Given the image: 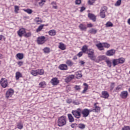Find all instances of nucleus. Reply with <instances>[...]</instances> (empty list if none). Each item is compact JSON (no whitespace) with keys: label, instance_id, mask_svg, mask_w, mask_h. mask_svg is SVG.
<instances>
[{"label":"nucleus","instance_id":"1","mask_svg":"<svg viewBox=\"0 0 130 130\" xmlns=\"http://www.w3.org/2000/svg\"><path fill=\"white\" fill-rule=\"evenodd\" d=\"M58 126H63L67 124V117L62 116L60 117L58 119Z\"/></svg>","mask_w":130,"mask_h":130},{"label":"nucleus","instance_id":"2","mask_svg":"<svg viewBox=\"0 0 130 130\" xmlns=\"http://www.w3.org/2000/svg\"><path fill=\"white\" fill-rule=\"evenodd\" d=\"M81 112H82V110L80 108L77 109L76 110H73L72 113L73 115L75 117V118H81Z\"/></svg>","mask_w":130,"mask_h":130},{"label":"nucleus","instance_id":"3","mask_svg":"<svg viewBox=\"0 0 130 130\" xmlns=\"http://www.w3.org/2000/svg\"><path fill=\"white\" fill-rule=\"evenodd\" d=\"M0 84L3 88H7L8 87V80L6 78H2Z\"/></svg>","mask_w":130,"mask_h":130},{"label":"nucleus","instance_id":"4","mask_svg":"<svg viewBox=\"0 0 130 130\" xmlns=\"http://www.w3.org/2000/svg\"><path fill=\"white\" fill-rule=\"evenodd\" d=\"M107 59V57L105 55H100L97 57V59H95V62H100V61H102V60H106Z\"/></svg>","mask_w":130,"mask_h":130},{"label":"nucleus","instance_id":"5","mask_svg":"<svg viewBox=\"0 0 130 130\" xmlns=\"http://www.w3.org/2000/svg\"><path fill=\"white\" fill-rule=\"evenodd\" d=\"M14 94V89L11 88L8 90L6 93V98H10Z\"/></svg>","mask_w":130,"mask_h":130},{"label":"nucleus","instance_id":"6","mask_svg":"<svg viewBox=\"0 0 130 130\" xmlns=\"http://www.w3.org/2000/svg\"><path fill=\"white\" fill-rule=\"evenodd\" d=\"M106 7H104L102 8L100 11V16L101 18H102L103 19L105 18V13H106Z\"/></svg>","mask_w":130,"mask_h":130},{"label":"nucleus","instance_id":"7","mask_svg":"<svg viewBox=\"0 0 130 130\" xmlns=\"http://www.w3.org/2000/svg\"><path fill=\"white\" fill-rule=\"evenodd\" d=\"M37 41L39 44H43L45 42V37L41 36L38 37Z\"/></svg>","mask_w":130,"mask_h":130},{"label":"nucleus","instance_id":"8","mask_svg":"<svg viewBox=\"0 0 130 130\" xmlns=\"http://www.w3.org/2000/svg\"><path fill=\"white\" fill-rule=\"evenodd\" d=\"M115 54V50L114 49H111L109 50H108L106 52V55H107V56H113Z\"/></svg>","mask_w":130,"mask_h":130},{"label":"nucleus","instance_id":"9","mask_svg":"<svg viewBox=\"0 0 130 130\" xmlns=\"http://www.w3.org/2000/svg\"><path fill=\"white\" fill-rule=\"evenodd\" d=\"M25 33H26V30H25V28H20L17 31L18 35L19 36V37H22V36H24Z\"/></svg>","mask_w":130,"mask_h":130},{"label":"nucleus","instance_id":"10","mask_svg":"<svg viewBox=\"0 0 130 130\" xmlns=\"http://www.w3.org/2000/svg\"><path fill=\"white\" fill-rule=\"evenodd\" d=\"M81 113L83 116V117H87L89 116V109H84L81 111Z\"/></svg>","mask_w":130,"mask_h":130},{"label":"nucleus","instance_id":"11","mask_svg":"<svg viewBox=\"0 0 130 130\" xmlns=\"http://www.w3.org/2000/svg\"><path fill=\"white\" fill-rule=\"evenodd\" d=\"M109 97V93L106 91H103L102 92V98H104L105 99H108Z\"/></svg>","mask_w":130,"mask_h":130},{"label":"nucleus","instance_id":"12","mask_svg":"<svg viewBox=\"0 0 130 130\" xmlns=\"http://www.w3.org/2000/svg\"><path fill=\"white\" fill-rule=\"evenodd\" d=\"M59 69L61 71H67L68 70V65L66 64H61L59 65Z\"/></svg>","mask_w":130,"mask_h":130},{"label":"nucleus","instance_id":"13","mask_svg":"<svg viewBox=\"0 0 130 130\" xmlns=\"http://www.w3.org/2000/svg\"><path fill=\"white\" fill-rule=\"evenodd\" d=\"M51 83L52 84V85H56L59 83V81H58V79L56 78H54L51 79Z\"/></svg>","mask_w":130,"mask_h":130},{"label":"nucleus","instance_id":"14","mask_svg":"<svg viewBox=\"0 0 130 130\" xmlns=\"http://www.w3.org/2000/svg\"><path fill=\"white\" fill-rule=\"evenodd\" d=\"M88 18L92 20L93 22H96V16L94 14L89 13L88 15Z\"/></svg>","mask_w":130,"mask_h":130},{"label":"nucleus","instance_id":"15","mask_svg":"<svg viewBox=\"0 0 130 130\" xmlns=\"http://www.w3.org/2000/svg\"><path fill=\"white\" fill-rule=\"evenodd\" d=\"M127 95H128V93H127V91H122L120 94V96L121 98H123V99H125L126 97H127Z\"/></svg>","mask_w":130,"mask_h":130},{"label":"nucleus","instance_id":"16","mask_svg":"<svg viewBox=\"0 0 130 130\" xmlns=\"http://www.w3.org/2000/svg\"><path fill=\"white\" fill-rule=\"evenodd\" d=\"M75 78V76L74 75H69L68 77H67L66 81L67 83L69 82H71L73 79Z\"/></svg>","mask_w":130,"mask_h":130},{"label":"nucleus","instance_id":"17","mask_svg":"<svg viewBox=\"0 0 130 130\" xmlns=\"http://www.w3.org/2000/svg\"><path fill=\"white\" fill-rule=\"evenodd\" d=\"M23 75L20 72H17L15 74V78L16 80H19L20 78H22Z\"/></svg>","mask_w":130,"mask_h":130},{"label":"nucleus","instance_id":"18","mask_svg":"<svg viewBox=\"0 0 130 130\" xmlns=\"http://www.w3.org/2000/svg\"><path fill=\"white\" fill-rule=\"evenodd\" d=\"M79 28L81 31H86L87 30V26L83 24H80L79 25Z\"/></svg>","mask_w":130,"mask_h":130},{"label":"nucleus","instance_id":"19","mask_svg":"<svg viewBox=\"0 0 130 130\" xmlns=\"http://www.w3.org/2000/svg\"><path fill=\"white\" fill-rule=\"evenodd\" d=\"M68 117L69 118V120L70 122H74L75 121V119H74V117H73V115L71 114H68Z\"/></svg>","mask_w":130,"mask_h":130},{"label":"nucleus","instance_id":"20","mask_svg":"<svg viewBox=\"0 0 130 130\" xmlns=\"http://www.w3.org/2000/svg\"><path fill=\"white\" fill-rule=\"evenodd\" d=\"M112 63L113 67H115L116 66H117V64H119L118 59H114L112 60Z\"/></svg>","mask_w":130,"mask_h":130},{"label":"nucleus","instance_id":"21","mask_svg":"<svg viewBox=\"0 0 130 130\" xmlns=\"http://www.w3.org/2000/svg\"><path fill=\"white\" fill-rule=\"evenodd\" d=\"M88 56L89 58L91 59V60H96V57L93 54H88Z\"/></svg>","mask_w":130,"mask_h":130},{"label":"nucleus","instance_id":"22","mask_svg":"<svg viewBox=\"0 0 130 130\" xmlns=\"http://www.w3.org/2000/svg\"><path fill=\"white\" fill-rule=\"evenodd\" d=\"M59 45L58 46L59 48L61 50H64L66 49V45L62 43H59Z\"/></svg>","mask_w":130,"mask_h":130},{"label":"nucleus","instance_id":"23","mask_svg":"<svg viewBox=\"0 0 130 130\" xmlns=\"http://www.w3.org/2000/svg\"><path fill=\"white\" fill-rule=\"evenodd\" d=\"M49 35L50 36H55L56 34V31L54 29L51 30L48 32Z\"/></svg>","mask_w":130,"mask_h":130},{"label":"nucleus","instance_id":"24","mask_svg":"<svg viewBox=\"0 0 130 130\" xmlns=\"http://www.w3.org/2000/svg\"><path fill=\"white\" fill-rule=\"evenodd\" d=\"M96 47L99 49V50H104V48L102 44L100 43L96 45Z\"/></svg>","mask_w":130,"mask_h":130},{"label":"nucleus","instance_id":"25","mask_svg":"<svg viewBox=\"0 0 130 130\" xmlns=\"http://www.w3.org/2000/svg\"><path fill=\"white\" fill-rule=\"evenodd\" d=\"M16 57H18L19 59H23L24 58V54L18 53L16 55Z\"/></svg>","mask_w":130,"mask_h":130},{"label":"nucleus","instance_id":"26","mask_svg":"<svg viewBox=\"0 0 130 130\" xmlns=\"http://www.w3.org/2000/svg\"><path fill=\"white\" fill-rule=\"evenodd\" d=\"M82 52H84V53H86L87 51H88L89 50L88 49V46L84 45L82 48Z\"/></svg>","mask_w":130,"mask_h":130},{"label":"nucleus","instance_id":"27","mask_svg":"<svg viewBox=\"0 0 130 130\" xmlns=\"http://www.w3.org/2000/svg\"><path fill=\"white\" fill-rule=\"evenodd\" d=\"M66 64L68 67H73V66H74V62H73L71 60H67L66 61Z\"/></svg>","mask_w":130,"mask_h":130},{"label":"nucleus","instance_id":"28","mask_svg":"<svg viewBox=\"0 0 130 130\" xmlns=\"http://www.w3.org/2000/svg\"><path fill=\"white\" fill-rule=\"evenodd\" d=\"M35 21L37 24H41V23H42V20H41V18H40L39 17H36L35 19Z\"/></svg>","mask_w":130,"mask_h":130},{"label":"nucleus","instance_id":"29","mask_svg":"<svg viewBox=\"0 0 130 130\" xmlns=\"http://www.w3.org/2000/svg\"><path fill=\"white\" fill-rule=\"evenodd\" d=\"M105 62H106L107 66L109 68H111L112 63L111 62V61L108 59H106Z\"/></svg>","mask_w":130,"mask_h":130},{"label":"nucleus","instance_id":"30","mask_svg":"<svg viewBox=\"0 0 130 130\" xmlns=\"http://www.w3.org/2000/svg\"><path fill=\"white\" fill-rule=\"evenodd\" d=\"M40 88H44L46 86V82L45 81H43L39 83V84Z\"/></svg>","mask_w":130,"mask_h":130},{"label":"nucleus","instance_id":"31","mask_svg":"<svg viewBox=\"0 0 130 130\" xmlns=\"http://www.w3.org/2000/svg\"><path fill=\"white\" fill-rule=\"evenodd\" d=\"M97 29L94 28H91L89 31V33H90L91 34H96L97 33Z\"/></svg>","mask_w":130,"mask_h":130},{"label":"nucleus","instance_id":"32","mask_svg":"<svg viewBox=\"0 0 130 130\" xmlns=\"http://www.w3.org/2000/svg\"><path fill=\"white\" fill-rule=\"evenodd\" d=\"M43 27H44V24H41V25H40L37 29L36 32H40V31H41V30L43 29Z\"/></svg>","mask_w":130,"mask_h":130},{"label":"nucleus","instance_id":"33","mask_svg":"<svg viewBox=\"0 0 130 130\" xmlns=\"http://www.w3.org/2000/svg\"><path fill=\"white\" fill-rule=\"evenodd\" d=\"M101 108L100 107L95 106L94 108H93L94 112H100V110Z\"/></svg>","mask_w":130,"mask_h":130},{"label":"nucleus","instance_id":"34","mask_svg":"<svg viewBox=\"0 0 130 130\" xmlns=\"http://www.w3.org/2000/svg\"><path fill=\"white\" fill-rule=\"evenodd\" d=\"M38 75H43L44 74V70L43 69H39L37 70Z\"/></svg>","mask_w":130,"mask_h":130},{"label":"nucleus","instance_id":"35","mask_svg":"<svg viewBox=\"0 0 130 130\" xmlns=\"http://www.w3.org/2000/svg\"><path fill=\"white\" fill-rule=\"evenodd\" d=\"M75 75L76 76V79H80L82 77V73H80L79 72H76Z\"/></svg>","mask_w":130,"mask_h":130},{"label":"nucleus","instance_id":"36","mask_svg":"<svg viewBox=\"0 0 130 130\" xmlns=\"http://www.w3.org/2000/svg\"><path fill=\"white\" fill-rule=\"evenodd\" d=\"M32 35V34L31 32H25V34L24 35V37H26V38H28V37H31V36Z\"/></svg>","mask_w":130,"mask_h":130},{"label":"nucleus","instance_id":"37","mask_svg":"<svg viewBox=\"0 0 130 130\" xmlns=\"http://www.w3.org/2000/svg\"><path fill=\"white\" fill-rule=\"evenodd\" d=\"M14 12L15 13H16V14H18V12H19V10H20V7H19V6H14Z\"/></svg>","mask_w":130,"mask_h":130},{"label":"nucleus","instance_id":"38","mask_svg":"<svg viewBox=\"0 0 130 130\" xmlns=\"http://www.w3.org/2000/svg\"><path fill=\"white\" fill-rule=\"evenodd\" d=\"M17 126V128L19 129H22V128H23V124L21 122L18 123Z\"/></svg>","mask_w":130,"mask_h":130},{"label":"nucleus","instance_id":"39","mask_svg":"<svg viewBox=\"0 0 130 130\" xmlns=\"http://www.w3.org/2000/svg\"><path fill=\"white\" fill-rule=\"evenodd\" d=\"M118 60L119 63H123L125 60V59L122 57L118 58Z\"/></svg>","mask_w":130,"mask_h":130},{"label":"nucleus","instance_id":"40","mask_svg":"<svg viewBox=\"0 0 130 130\" xmlns=\"http://www.w3.org/2000/svg\"><path fill=\"white\" fill-rule=\"evenodd\" d=\"M30 73L32 75V76H37V75H38L37 70H32L30 72Z\"/></svg>","mask_w":130,"mask_h":130},{"label":"nucleus","instance_id":"41","mask_svg":"<svg viewBox=\"0 0 130 130\" xmlns=\"http://www.w3.org/2000/svg\"><path fill=\"white\" fill-rule=\"evenodd\" d=\"M103 45L104 47H105L106 48H109V47H110V45L107 43H103Z\"/></svg>","mask_w":130,"mask_h":130},{"label":"nucleus","instance_id":"42","mask_svg":"<svg viewBox=\"0 0 130 130\" xmlns=\"http://www.w3.org/2000/svg\"><path fill=\"white\" fill-rule=\"evenodd\" d=\"M106 27H112L113 26V24L111 23V22L108 21L106 24Z\"/></svg>","mask_w":130,"mask_h":130},{"label":"nucleus","instance_id":"43","mask_svg":"<svg viewBox=\"0 0 130 130\" xmlns=\"http://www.w3.org/2000/svg\"><path fill=\"white\" fill-rule=\"evenodd\" d=\"M78 127L81 129H84V128L85 127V125L84 124L80 123L78 125Z\"/></svg>","mask_w":130,"mask_h":130},{"label":"nucleus","instance_id":"44","mask_svg":"<svg viewBox=\"0 0 130 130\" xmlns=\"http://www.w3.org/2000/svg\"><path fill=\"white\" fill-rule=\"evenodd\" d=\"M43 51L45 53H49V52H50V50L48 48H45L43 49Z\"/></svg>","mask_w":130,"mask_h":130},{"label":"nucleus","instance_id":"45","mask_svg":"<svg viewBox=\"0 0 130 130\" xmlns=\"http://www.w3.org/2000/svg\"><path fill=\"white\" fill-rule=\"evenodd\" d=\"M120 5H121V0H118L115 4V6L116 7H119V6H120Z\"/></svg>","mask_w":130,"mask_h":130},{"label":"nucleus","instance_id":"46","mask_svg":"<svg viewBox=\"0 0 130 130\" xmlns=\"http://www.w3.org/2000/svg\"><path fill=\"white\" fill-rule=\"evenodd\" d=\"M23 11H24V12H26V13H27V14H32V10L31 9H24Z\"/></svg>","mask_w":130,"mask_h":130},{"label":"nucleus","instance_id":"47","mask_svg":"<svg viewBox=\"0 0 130 130\" xmlns=\"http://www.w3.org/2000/svg\"><path fill=\"white\" fill-rule=\"evenodd\" d=\"M121 130H130V126H124L123 127H122Z\"/></svg>","mask_w":130,"mask_h":130},{"label":"nucleus","instance_id":"48","mask_svg":"<svg viewBox=\"0 0 130 130\" xmlns=\"http://www.w3.org/2000/svg\"><path fill=\"white\" fill-rule=\"evenodd\" d=\"M45 2H46V0H41V1L39 3V5L41 7H42V6L44 5V3H45Z\"/></svg>","mask_w":130,"mask_h":130},{"label":"nucleus","instance_id":"49","mask_svg":"<svg viewBox=\"0 0 130 130\" xmlns=\"http://www.w3.org/2000/svg\"><path fill=\"white\" fill-rule=\"evenodd\" d=\"M87 53H88V54H94V50H93V49L88 50V51H87Z\"/></svg>","mask_w":130,"mask_h":130},{"label":"nucleus","instance_id":"50","mask_svg":"<svg viewBox=\"0 0 130 130\" xmlns=\"http://www.w3.org/2000/svg\"><path fill=\"white\" fill-rule=\"evenodd\" d=\"M73 103L74 105H79V104H80V102L78 100H75L73 101Z\"/></svg>","mask_w":130,"mask_h":130},{"label":"nucleus","instance_id":"51","mask_svg":"<svg viewBox=\"0 0 130 130\" xmlns=\"http://www.w3.org/2000/svg\"><path fill=\"white\" fill-rule=\"evenodd\" d=\"M74 88L77 91H78V90H81V86L80 85H75Z\"/></svg>","mask_w":130,"mask_h":130},{"label":"nucleus","instance_id":"52","mask_svg":"<svg viewBox=\"0 0 130 130\" xmlns=\"http://www.w3.org/2000/svg\"><path fill=\"white\" fill-rule=\"evenodd\" d=\"M81 3H82L81 0H76L75 1L76 5H81Z\"/></svg>","mask_w":130,"mask_h":130},{"label":"nucleus","instance_id":"53","mask_svg":"<svg viewBox=\"0 0 130 130\" xmlns=\"http://www.w3.org/2000/svg\"><path fill=\"white\" fill-rule=\"evenodd\" d=\"M95 0H89L88 1V4L89 5H93L94 3H95Z\"/></svg>","mask_w":130,"mask_h":130},{"label":"nucleus","instance_id":"54","mask_svg":"<svg viewBox=\"0 0 130 130\" xmlns=\"http://www.w3.org/2000/svg\"><path fill=\"white\" fill-rule=\"evenodd\" d=\"M114 88V83H112L110 86V90L112 91Z\"/></svg>","mask_w":130,"mask_h":130},{"label":"nucleus","instance_id":"55","mask_svg":"<svg viewBox=\"0 0 130 130\" xmlns=\"http://www.w3.org/2000/svg\"><path fill=\"white\" fill-rule=\"evenodd\" d=\"M83 86H85L84 89L86 90L87 91V90H88V84H87V83H83Z\"/></svg>","mask_w":130,"mask_h":130},{"label":"nucleus","instance_id":"56","mask_svg":"<svg viewBox=\"0 0 130 130\" xmlns=\"http://www.w3.org/2000/svg\"><path fill=\"white\" fill-rule=\"evenodd\" d=\"M85 10H86V8H85L84 7H82L80 9V12H83V11H85Z\"/></svg>","mask_w":130,"mask_h":130},{"label":"nucleus","instance_id":"57","mask_svg":"<svg viewBox=\"0 0 130 130\" xmlns=\"http://www.w3.org/2000/svg\"><path fill=\"white\" fill-rule=\"evenodd\" d=\"M91 27H93V24H92V23L87 24L88 28H91Z\"/></svg>","mask_w":130,"mask_h":130},{"label":"nucleus","instance_id":"58","mask_svg":"<svg viewBox=\"0 0 130 130\" xmlns=\"http://www.w3.org/2000/svg\"><path fill=\"white\" fill-rule=\"evenodd\" d=\"M23 61H19L18 62V66H19L20 67H21V66H23Z\"/></svg>","mask_w":130,"mask_h":130},{"label":"nucleus","instance_id":"59","mask_svg":"<svg viewBox=\"0 0 130 130\" xmlns=\"http://www.w3.org/2000/svg\"><path fill=\"white\" fill-rule=\"evenodd\" d=\"M78 55L79 57H81L83 55V52H80L78 54Z\"/></svg>","mask_w":130,"mask_h":130},{"label":"nucleus","instance_id":"60","mask_svg":"<svg viewBox=\"0 0 130 130\" xmlns=\"http://www.w3.org/2000/svg\"><path fill=\"white\" fill-rule=\"evenodd\" d=\"M71 127L75 128L76 127V123H73L71 124Z\"/></svg>","mask_w":130,"mask_h":130},{"label":"nucleus","instance_id":"61","mask_svg":"<svg viewBox=\"0 0 130 130\" xmlns=\"http://www.w3.org/2000/svg\"><path fill=\"white\" fill-rule=\"evenodd\" d=\"M90 112H94V109L88 110V113L90 114Z\"/></svg>","mask_w":130,"mask_h":130},{"label":"nucleus","instance_id":"62","mask_svg":"<svg viewBox=\"0 0 130 130\" xmlns=\"http://www.w3.org/2000/svg\"><path fill=\"white\" fill-rule=\"evenodd\" d=\"M79 63H80V64H81V66H83V64H85V62L84 61H80L79 62Z\"/></svg>","mask_w":130,"mask_h":130},{"label":"nucleus","instance_id":"63","mask_svg":"<svg viewBox=\"0 0 130 130\" xmlns=\"http://www.w3.org/2000/svg\"><path fill=\"white\" fill-rule=\"evenodd\" d=\"M121 89V87L120 86H118L116 87V90H120Z\"/></svg>","mask_w":130,"mask_h":130},{"label":"nucleus","instance_id":"64","mask_svg":"<svg viewBox=\"0 0 130 130\" xmlns=\"http://www.w3.org/2000/svg\"><path fill=\"white\" fill-rule=\"evenodd\" d=\"M53 9H57V6H56V4L55 5H53Z\"/></svg>","mask_w":130,"mask_h":130}]
</instances>
